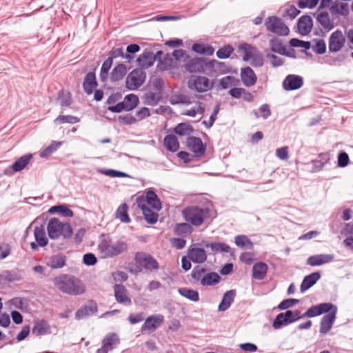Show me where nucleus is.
Listing matches in <instances>:
<instances>
[{
	"label": "nucleus",
	"instance_id": "32",
	"mask_svg": "<svg viewBox=\"0 0 353 353\" xmlns=\"http://www.w3.org/2000/svg\"><path fill=\"white\" fill-rule=\"evenodd\" d=\"M270 49L273 52L282 55L290 56L286 51L285 47L281 39L274 37L270 41Z\"/></svg>",
	"mask_w": 353,
	"mask_h": 353
},
{
	"label": "nucleus",
	"instance_id": "3",
	"mask_svg": "<svg viewBox=\"0 0 353 353\" xmlns=\"http://www.w3.org/2000/svg\"><path fill=\"white\" fill-rule=\"evenodd\" d=\"M212 208L208 205H190L182 210V216L186 222L199 227L211 219Z\"/></svg>",
	"mask_w": 353,
	"mask_h": 353
},
{
	"label": "nucleus",
	"instance_id": "38",
	"mask_svg": "<svg viewBox=\"0 0 353 353\" xmlns=\"http://www.w3.org/2000/svg\"><path fill=\"white\" fill-rule=\"evenodd\" d=\"M316 20L325 30H330L334 27V23L330 20L327 12H320L316 17Z\"/></svg>",
	"mask_w": 353,
	"mask_h": 353
},
{
	"label": "nucleus",
	"instance_id": "11",
	"mask_svg": "<svg viewBox=\"0 0 353 353\" xmlns=\"http://www.w3.org/2000/svg\"><path fill=\"white\" fill-rule=\"evenodd\" d=\"M164 322V316L161 314H154L148 316L141 327V332L149 334L154 332Z\"/></svg>",
	"mask_w": 353,
	"mask_h": 353
},
{
	"label": "nucleus",
	"instance_id": "16",
	"mask_svg": "<svg viewBox=\"0 0 353 353\" xmlns=\"http://www.w3.org/2000/svg\"><path fill=\"white\" fill-rule=\"evenodd\" d=\"M137 206L142 210L143 214L147 223L154 224L157 223L159 215L157 212L151 210L148 206H145V202L140 198L137 199Z\"/></svg>",
	"mask_w": 353,
	"mask_h": 353
},
{
	"label": "nucleus",
	"instance_id": "8",
	"mask_svg": "<svg viewBox=\"0 0 353 353\" xmlns=\"http://www.w3.org/2000/svg\"><path fill=\"white\" fill-rule=\"evenodd\" d=\"M265 26L268 31L276 34L285 36L290 32L289 28L283 22L282 19L274 16L268 17Z\"/></svg>",
	"mask_w": 353,
	"mask_h": 353
},
{
	"label": "nucleus",
	"instance_id": "53",
	"mask_svg": "<svg viewBox=\"0 0 353 353\" xmlns=\"http://www.w3.org/2000/svg\"><path fill=\"white\" fill-rule=\"evenodd\" d=\"M331 11L341 15H347L349 12L348 5L345 3H335L332 6Z\"/></svg>",
	"mask_w": 353,
	"mask_h": 353
},
{
	"label": "nucleus",
	"instance_id": "43",
	"mask_svg": "<svg viewBox=\"0 0 353 353\" xmlns=\"http://www.w3.org/2000/svg\"><path fill=\"white\" fill-rule=\"evenodd\" d=\"M178 292L182 296L192 301L197 302L199 300V292L196 290H192L188 288H180L178 289Z\"/></svg>",
	"mask_w": 353,
	"mask_h": 353
},
{
	"label": "nucleus",
	"instance_id": "29",
	"mask_svg": "<svg viewBox=\"0 0 353 353\" xmlns=\"http://www.w3.org/2000/svg\"><path fill=\"white\" fill-rule=\"evenodd\" d=\"M321 278V274L319 272H313L305 276L301 284L300 291L303 293L312 286H313Z\"/></svg>",
	"mask_w": 353,
	"mask_h": 353
},
{
	"label": "nucleus",
	"instance_id": "46",
	"mask_svg": "<svg viewBox=\"0 0 353 353\" xmlns=\"http://www.w3.org/2000/svg\"><path fill=\"white\" fill-rule=\"evenodd\" d=\"M123 101L125 103V110L130 111L137 106L139 103V98L134 94H129L125 97Z\"/></svg>",
	"mask_w": 353,
	"mask_h": 353
},
{
	"label": "nucleus",
	"instance_id": "24",
	"mask_svg": "<svg viewBox=\"0 0 353 353\" xmlns=\"http://www.w3.org/2000/svg\"><path fill=\"white\" fill-rule=\"evenodd\" d=\"M22 276L20 271L15 269L12 270H3L0 273V284L5 282L12 283L20 281Z\"/></svg>",
	"mask_w": 353,
	"mask_h": 353
},
{
	"label": "nucleus",
	"instance_id": "37",
	"mask_svg": "<svg viewBox=\"0 0 353 353\" xmlns=\"http://www.w3.org/2000/svg\"><path fill=\"white\" fill-rule=\"evenodd\" d=\"M32 158L31 154H26L17 159L12 165V170L17 172L23 170Z\"/></svg>",
	"mask_w": 353,
	"mask_h": 353
},
{
	"label": "nucleus",
	"instance_id": "54",
	"mask_svg": "<svg viewBox=\"0 0 353 353\" xmlns=\"http://www.w3.org/2000/svg\"><path fill=\"white\" fill-rule=\"evenodd\" d=\"M112 65V58H108L102 64L100 72V79L104 81L108 78V72Z\"/></svg>",
	"mask_w": 353,
	"mask_h": 353
},
{
	"label": "nucleus",
	"instance_id": "39",
	"mask_svg": "<svg viewBox=\"0 0 353 353\" xmlns=\"http://www.w3.org/2000/svg\"><path fill=\"white\" fill-rule=\"evenodd\" d=\"M220 276L216 272L208 273L201 279V284L203 286L214 285L219 283Z\"/></svg>",
	"mask_w": 353,
	"mask_h": 353
},
{
	"label": "nucleus",
	"instance_id": "9",
	"mask_svg": "<svg viewBox=\"0 0 353 353\" xmlns=\"http://www.w3.org/2000/svg\"><path fill=\"white\" fill-rule=\"evenodd\" d=\"M146 78L145 72L141 69L132 70L126 77V88L130 90H134L141 87Z\"/></svg>",
	"mask_w": 353,
	"mask_h": 353
},
{
	"label": "nucleus",
	"instance_id": "50",
	"mask_svg": "<svg viewBox=\"0 0 353 353\" xmlns=\"http://www.w3.org/2000/svg\"><path fill=\"white\" fill-rule=\"evenodd\" d=\"M143 102L148 105H155L159 101V95L153 92H148L143 95Z\"/></svg>",
	"mask_w": 353,
	"mask_h": 353
},
{
	"label": "nucleus",
	"instance_id": "19",
	"mask_svg": "<svg viewBox=\"0 0 353 353\" xmlns=\"http://www.w3.org/2000/svg\"><path fill=\"white\" fill-rule=\"evenodd\" d=\"M114 296L116 301L125 305H130L132 301L128 295V291L126 288L120 284H116L114 286Z\"/></svg>",
	"mask_w": 353,
	"mask_h": 353
},
{
	"label": "nucleus",
	"instance_id": "27",
	"mask_svg": "<svg viewBox=\"0 0 353 353\" xmlns=\"http://www.w3.org/2000/svg\"><path fill=\"white\" fill-rule=\"evenodd\" d=\"M119 343V339L114 333L108 334L102 341V347L101 349L108 353Z\"/></svg>",
	"mask_w": 353,
	"mask_h": 353
},
{
	"label": "nucleus",
	"instance_id": "14",
	"mask_svg": "<svg viewBox=\"0 0 353 353\" xmlns=\"http://www.w3.org/2000/svg\"><path fill=\"white\" fill-rule=\"evenodd\" d=\"M184 67L190 72H201L208 68V63L202 58L188 59Z\"/></svg>",
	"mask_w": 353,
	"mask_h": 353
},
{
	"label": "nucleus",
	"instance_id": "30",
	"mask_svg": "<svg viewBox=\"0 0 353 353\" xmlns=\"http://www.w3.org/2000/svg\"><path fill=\"white\" fill-rule=\"evenodd\" d=\"M236 292L235 290H230L227 291L223 296L222 300L219 305V311H225L231 305L236 296Z\"/></svg>",
	"mask_w": 353,
	"mask_h": 353
},
{
	"label": "nucleus",
	"instance_id": "2",
	"mask_svg": "<svg viewBox=\"0 0 353 353\" xmlns=\"http://www.w3.org/2000/svg\"><path fill=\"white\" fill-rule=\"evenodd\" d=\"M53 283L59 291L69 295H81L85 292L83 283L73 275L61 274L54 278Z\"/></svg>",
	"mask_w": 353,
	"mask_h": 353
},
{
	"label": "nucleus",
	"instance_id": "22",
	"mask_svg": "<svg viewBox=\"0 0 353 353\" xmlns=\"http://www.w3.org/2000/svg\"><path fill=\"white\" fill-rule=\"evenodd\" d=\"M241 78L243 83L246 87L254 85L257 80L256 75L250 67H245L241 69Z\"/></svg>",
	"mask_w": 353,
	"mask_h": 353
},
{
	"label": "nucleus",
	"instance_id": "51",
	"mask_svg": "<svg viewBox=\"0 0 353 353\" xmlns=\"http://www.w3.org/2000/svg\"><path fill=\"white\" fill-rule=\"evenodd\" d=\"M79 119L75 116L72 115H59L57 118H56L54 121L55 124L60 123H71L74 124L78 123L79 121Z\"/></svg>",
	"mask_w": 353,
	"mask_h": 353
},
{
	"label": "nucleus",
	"instance_id": "58",
	"mask_svg": "<svg viewBox=\"0 0 353 353\" xmlns=\"http://www.w3.org/2000/svg\"><path fill=\"white\" fill-rule=\"evenodd\" d=\"M299 300L295 299H288L282 301L278 305V308L281 310H287L298 304Z\"/></svg>",
	"mask_w": 353,
	"mask_h": 353
},
{
	"label": "nucleus",
	"instance_id": "4",
	"mask_svg": "<svg viewBox=\"0 0 353 353\" xmlns=\"http://www.w3.org/2000/svg\"><path fill=\"white\" fill-rule=\"evenodd\" d=\"M128 245L123 240L111 243L110 239L105 238L98 245V250L104 258H112L125 252Z\"/></svg>",
	"mask_w": 353,
	"mask_h": 353
},
{
	"label": "nucleus",
	"instance_id": "13",
	"mask_svg": "<svg viewBox=\"0 0 353 353\" xmlns=\"http://www.w3.org/2000/svg\"><path fill=\"white\" fill-rule=\"evenodd\" d=\"M162 54V51H158L156 54L150 51H145L137 58V61L140 67L148 68L153 65L154 61L160 59V56Z\"/></svg>",
	"mask_w": 353,
	"mask_h": 353
},
{
	"label": "nucleus",
	"instance_id": "40",
	"mask_svg": "<svg viewBox=\"0 0 353 353\" xmlns=\"http://www.w3.org/2000/svg\"><path fill=\"white\" fill-rule=\"evenodd\" d=\"M127 72L126 66L123 64H119L114 68L111 72L110 79L112 81H118L123 79Z\"/></svg>",
	"mask_w": 353,
	"mask_h": 353
},
{
	"label": "nucleus",
	"instance_id": "1",
	"mask_svg": "<svg viewBox=\"0 0 353 353\" xmlns=\"http://www.w3.org/2000/svg\"><path fill=\"white\" fill-rule=\"evenodd\" d=\"M324 313H327L321 319L320 323V332L325 334L327 333L332 328L333 323L336 319L337 313V307L331 303H323L310 307L304 316L312 318Z\"/></svg>",
	"mask_w": 353,
	"mask_h": 353
},
{
	"label": "nucleus",
	"instance_id": "31",
	"mask_svg": "<svg viewBox=\"0 0 353 353\" xmlns=\"http://www.w3.org/2000/svg\"><path fill=\"white\" fill-rule=\"evenodd\" d=\"M268 271V265L263 262H258L252 267V276L256 280L265 278Z\"/></svg>",
	"mask_w": 353,
	"mask_h": 353
},
{
	"label": "nucleus",
	"instance_id": "55",
	"mask_svg": "<svg viewBox=\"0 0 353 353\" xmlns=\"http://www.w3.org/2000/svg\"><path fill=\"white\" fill-rule=\"evenodd\" d=\"M235 244L240 248L250 247L252 248L253 243L245 235H237L234 238Z\"/></svg>",
	"mask_w": 353,
	"mask_h": 353
},
{
	"label": "nucleus",
	"instance_id": "36",
	"mask_svg": "<svg viewBox=\"0 0 353 353\" xmlns=\"http://www.w3.org/2000/svg\"><path fill=\"white\" fill-rule=\"evenodd\" d=\"M157 60L159 61L157 65L159 70H167L175 65V61L170 54H166L163 59H161V56H160V59H157Z\"/></svg>",
	"mask_w": 353,
	"mask_h": 353
},
{
	"label": "nucleus",
	"instance_id": "25",
	"mask_svg": "<svg viewBox=\"0 0 353 353\" xmlns=\"http://www.w3.org/2000/svg\"><path fill=\"white\" fill-rule=\"evenodd\" d=\"M313 22L311 17L304 15L299 18L297 23L298 32L301 35H307L312 28Z\"/></svg>",
	"mask_w": 353,
	"mask_h": 353
},
{
	"label": "nucleus",
	"instance_id": "45",
	"mask_svg": "<svg viewBox=\"0 0 353 353\" xmlns=\"http://www.w3.org/2000/svg\"><path fill=\"white\" fill-rule=\"evenodd\" d=\"M128 207L127 204H121L115 212V217L123 223H130V218L128 214Z\"/></svg>",
	"mask_w": 353,
	"mask_h": 353
},
{
	"label": "nucleus",
	"instance_id": "10",
	"mask_svg": "<svg viewBox=\"0 0 353 353\" xmlns=\"http://www.w3.org/2000/svg\"><path fill=\"white\" fill-rule=\"evenodd\" d=\"M188 88L198 92H204L210 90L212 83L204 76H192L188 81Z\"/></svg>",
	"mask_w": 353,
	"mask_h": 353
},
{
	"label": "nucleus",
	"instance_id": "60",
	"mask_svg": "<svg viewBox=\"0 0 353 353\" xmlns=\"http://www.w3.org/2000/svg\"><path fill=\"white\" fill-rule=\"evenodd\" d=\"M290 44L292 47L303 48L305 50H308L311 48V44L310 41H305L296 38L292 39L290 41Z\"/></svg>",
	"mask_w": 353,
	"mask_h": 353
},
{
	"label": "nucleus",
	"instance_id": "44",
	"mask_svg": "<svg viewBox=\"0 0 353 353\" xmlns=\"http://www.w3.org/2000/svg\"><path fill=\"white\" fill-rule=\"evenodd\" d=\"M193 131V128L188 123H179L174 128V132L179 136H189Z\"/></svg>",
	"mask_w": 353,
	"mask_h": 353
},
{
	"label": "nucleus",
	"instance_id": "26",
	"mask_svg": "<svg viewBox=\"0 0 353 353\" xmlns=\"http://www.w3.org/2000/svg\"><path fill=\"white\" fill-rule=\"evenodd\" d=\"M51 327L48 322L44 319L34 321L32 334L35 336L46 335L51 333Z\"/></svg>",
	"mask_w": 353,
	"mask_h": 353
},
{
	"label": "nucleus",
	"instance_id": "21",
	"mask_svg": "<svg viewBox=\"0 0 353 353\" xmlns=\"http://www.w3.org/2000/svg\"><path fill=\"white\" fill-rule=\"evenodd\" d=\"M145 202V206H150L154 210L159 211L161 209V203L157 195L153 190H148L145 196H139Z\"/></svg>",
	"mask_w": 353,
	"mask_h": 353
},
{
	"label": "nucleus",
	"instance_id": "63",
	"mask_svg": "<svg viewBox=\"0 0 353 353\" xmlns=\"http://www.w3.org/2000/svg\"><path fill=\"white\" fill-rule=\"evenodd\" d=\"M312 50L316 54H323L326 50V45L325 41L323 39L317 40L315 45L312 46Z\"/></svg>",
	"mask_w": 353,
	"mask_h": 353
},
{
	"label": "nucleus",
	"instance_id": "41",
	"mask_svg": "<svg viewBox=\"0 0 353 353\" xmlns=\"http://www.w3.org/2000/svg\"><path fill=\"white\" fill-rule=\"evenodd\" d=\"M174 232L176 235L182 236L190 234L193 232V228L190 223H176L174 228Z\"/></svg>",
	"mask_w": 353,
	"mask_h": 353
},
{
	"label": "nucleus",
	"instance_id": "20",
	"mask_svg": "<svg viewBox=\"0 0 353 353\" xmlns=\"http://www.w3.org/2000/svg\"><path fill=\"white\" fill-rule=\"evenodd\" d=\"M334 260L332 254H321L311 256L307 259V264L310 266H319L330 263Z\"/></svg>",
	"mask_w": 353,
	"mask_h": 353
},
{
	"label": "nucleus",
	"instance_id": "18",
	"mask_svg": "<svg viewBox=\"0 0 353 353\" xmlns=\"http://www.w3.org/2000/svg\"><path fill=\"white\" fill-rule=\"evenodd\" d=\"M303 78L296 74H289L283 81V88L285 90H295L302 87Z\"/></svg>",
	"mask_w": 353,
	"mask_h": 353
},
{
	"label": "nucleus",
	"instance_id": "62",
	"mask_svg": "<svg viewBox=\"0 0 353 353\" xmlns=\"http://www.w3.org/2000/svg\"><path fill=\"white\" fill-rule=\"evenodd\" d=\"M319 0H299L298 6L301 8H314L318 4Z\"/></svg>",
	"mask_w": 353,
	"mask_h": 353
},
{
	"label": "nucleus",
	"instance_id": "57",
	"mask_svg": "<svg viewBox=\"0 0 353 353\" xmlns=\"http://www.w3.org/2000/svg\"><path fill=\"white\" fill-rule=\"evenodd\" d=\"M233 51L234 48L231 46L228 45L223 48H220L216 52V56L219 59H227L230 57Z\"/></svg>",
	"mask_w": 353,
	"mask_h": 353
},
{
	"label": "nucleus",
	"instance_id": "52",
	"mask_svg": "<svg viewBox=\"0 0 353 353\" xmlns=\"http://www.w3.org/2000/svg\"><path fill=\"white\" fill-rule=\"evenodd\" d=\"M58 100L62 108H66L70 106L72 101L71 94L68 92H65L63 90H62L59 94Z\"/></svg>",
	"mask_w": 353,
	"mask_h": 353
},
{
	"label": "nucleus",
	"instance_id": "17",
	"mask_svg": "<svg viewBox=\"0 0 353 353\" xmlns=\"http://www.w3.org/2000/svg\"><path fill=\"white\" fill-rule=\"evenodd\" d=\"M97 303L95 301L91 300L76 312L75 318L77 319H82L97 313Z\"/></svg>",
	"mask_w": 353,
	"mask_h": 353
},
{
	"label": "nucleus",
	"instance_id": "6",
	"mask_svg": "<svg viewBox=\"0 0 353 353\" xmlns=\"http://www.w3.org/2000/svg\"><path fill=\"white\" fill-rule=\"evenodd\" d=\"M305 316L304 314H301V311L298 310H287L285 312H281L276 316L272 323V326L274 329H279Z\"/></svg>",
	"mask_w": 353,
	"mask_h": 353
},
{
	"label": "nucleus",
	"instance_id": "56",
	"mask_svg": "<svg viewBox=\"0 0 353 353\" xmlns=\"http://www.w3.org/2000/svg\"><path fill=\"white\" fill-rule=\"evenodd\" d=\"M60 142H53L51 145L42 150L40 152L41 158H46L55 152L60 146Z\"/></svg>",
	"mask_w": 353,
	"mask_h": 353
},
{
	"label": "nucleus",
	"instance_id": "35",
	"mask_svg": "<svg viewBox=\"0 0 353 353\" xmlns=\"http://www.w3.org/2000/svg\"><path fill=\"white\" fill-rule=\"evenodd\" d=\"M208 68L216 74H225L229 72L228 65L224 62L212 60L208 63Z\"/></svg>",
	"mask_w": 353,
	"mask_h": 353
},
{
	"label": "nucleus",
	"instance_id": "49",
	"mask_svg": "<svg viewBox=\"0 0 353 353\" xmlns=\"http://www.w3.org/2000/svg\"><path fill=\"white\" fill-rule=\"evenodd\" d=\"M206 248H210L214 252H229L230 248L225 243H207L204 245Z\"/></svg>",
	"mask_w": 353,
	"mask_h": 353
},
{
	"label": "nucleus",
	"instance_id": "34",
	"mask_svg": "<svg viewBox=\"0 0 353 353\" xmlns=\"http://www.w3.org/2000/svg\"><path fill=\"white\" fill-rule=\"evenodd\" d=\"M34 236L39 246L44 247L47 245L48 240L46 236L45 228L43 225L35 227L34 230Z\"/></svg>",
	"mask_w": 353,
	"mask_h": 353
},
{
	"label": "nucleus",
	"instance_id": "7",
	"mask_svg": "<svg viewBox=\"0 0 353 353\" xmlns=\"http://www.w3.org/2000/svg\"><path fill=\"white\" fill-rule=\"evenodd\" d=\"M134 260L138 265L147 271H157L159 269L158 261L148 253L139 252L135 254Z\"/></svg>",
	"mask_w": 353,
	"mask_h": 353
},
{
	"label": "nucleus",
	"instance_id": "48",
	"mask_svg": "<svg viewBox=\"0 0 353 353\" xmlns=\"http://www.w3.org/2000/svg\"><path fill=\"white\" fill-rule=\"evenodd\" d=\"M50 213H61L63 214L64 216L68 217H72L73 216V212L68 208L65 205H54L50 208L49 211Z\"/></svg>",
	"mask_w": 353,
	"mask_h": 353
},
{
	"label": "nucleus",
	"instance_id": "64",
	"mask_svg": "<svg viewBox=\"0 0 353 353\" xmlns=\"http://www.w3.org/2000/svg\"><path fill=\"white\" fill-rule=\"evenodd\" d=\"M174 61L183 60L185 61L186 59H189V57L186 54L184 50H174L172 54H170Z\"/></svg>",
	"mask_w": 353,
	"mask_h": 353
},
{
	"label": "nucleus",
	"instance_id": "33",
	"mask_svg": "<svg viewBox=\"0 0 353 353\" xmlns=\"http://www.w3.org/2000/svg\"><path fill=\"white\" fill-rule=\"evenodd\" d=\"M52 269H60L65 265V257L61 254H54L50 256L46 263Z\"/></svg>",
	"mask_w": 353,
	"mask_h": 353
},
{
	"label": "nucleus",
	"instance_id": "15",
	"mask_svg": "<svg viewBox=\"0 0 353 353\" xmlns=\"http://www.w3.org/2000/svg\"><path fill=\"white\" fill-rule=\"evenodd\" d=\"M188 148L194 152L196 157H201L205 153V146L201 139L196 137H189L187 139Z\"/></svg>",
	"mask_w": 353,
	"mask_h": 353
},
{
	"label": "nucleus",
	"instance_id": "12",
	"mask_svg": "<svg viewBox=\"0 0 353 353\" xmlns=\"http://www.w3.org/2000/svg\"><path fill=\"white\" fill-rule=\"evenodd\" d=\"M345 37L340 30H336L329 38L328 48L332 52H337L344 46Z\"/></svg>",
	"mask_w": 353,
	"mask_h": 353
},
{
	"label": "nucleus",
	"instance_id": "42",
	"mask_svg": "<svg viewBox=\"0 0 353 353\" xmlns=\"http://www.w3.org/2000/svg\"><path fill=\"white\" fill-rule=\"evenodd\" d=\"M163 143L167 150L171 152H176L179 148V143L176 137L172 134L165 136Z\"/></svg>",
	"mask_w": 353,
	"mask_h": 353
},
{
	"label": "nucleus",
	"instance_id": "5",
	"mask_svg": "<svg viewBox=\"0 0 353 353\" xmlns=\"http://www.w3.org/2000/svg\"><path fill=\"white\" fill-rule=\"evenodd\" d=\"M47 230L51 239H57L61 236L70 239L72 235V229L68 223H63L57 218H52L48 224Z\"/></svg>",
	"mask_w": 353,
	"mask_h": 353
},
{
	"label": "nucleus",
	"instance_id": "23",
	"mask_svg": "<svg viewBox=\"0 0 353 353\" xmlns=\"http://www.w3.org/2000/svg\"><path fill=\"white\" fill-rule=\"evenodd\" d=\"M187 257L193 263H202L207 259V254L204 249L193 248L188 250Z\"/></svg>",
	"mask_w": 353,
	"mask_h": 353
},
{
	"label": "nucleus",
	"instance_id": "59",
	"mask_svg": "<svg viewBox=\"0 0 353 353\" xmlns=\"http://www.w3.org/2000/svg\"><path fill=\"white\" fill-rule=\"evenodd\" d=\"M219 110H220V104L219 103L214 107L213 112H212V114L210 115L209 121L208 122H207L206 121H203V124L207 128H210L213 125L214 121L216 119V116L219 112Z\"/></svg>",
	"mask_w": 353,
	"mask_h": 353
},
{
	"label": "nucleus",
	"instance_id": "61",
	"mask_svg": "<svg viewBox=\"0 0 353 353\" xmlns=\"http://www.w3.org/2000/svg\"><path fill=\"white\" fill-rule=\"evenodd\" d=\"M140 50V47L137 44H130L126 48V54H125V58L128 59V61L131 59H134L132 56L133 54L139 52Z\"/></svg>",
	"mask_w": 353,
	"mask_h": 353
},
{
	"label": "nucleus",
	"instance_id": "28",
	"mask_svg": "<svg viewBox=\"0 0 353 353\" xmlns=\"http://www.w3.org/2000/svg\"><path fill=\"white\" fill-rule=\"evenodd\" d=\"M97 86V82L94 72H88L85 75L83 83V88L85 92L88 95L91 94Z\"/></svg>",
	"mask_w": 353,
	"mask_h": 353
},
{
	"label": "nucleus",
	"instance_id": "47",
	"mask_svg": "<svg viewBox=\"0 0 353 353\" xmlns=\"http://www.w3.org/2000/svg\"><path fill=\"white\" fill-rule=\"evenodd\" d=\"M239 49L243 52V59L244 61H248L256 53L257 50L256 48L252 47L251 45L248 43H243L240 45Z\"/></svg>",
	"mask_w": 353,
	"mask_h": 353
}]
</instances>
